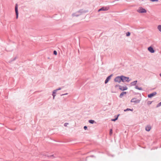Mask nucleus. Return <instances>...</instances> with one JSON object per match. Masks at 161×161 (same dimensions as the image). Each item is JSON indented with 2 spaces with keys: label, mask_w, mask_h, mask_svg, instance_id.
Segmentation results:
<instances>
[{
  "label": "nucleus",
  "mask_w": 161,
  "mask_h": 161,
  "mask_svg": "<svg viewBox=\"0 0 161 161\" xmlns=\"http://www.w3.org/2000/svg\"><path fill=\"white\" fill-rule=\"evenodd\" d=\"M115 87L116 88H119V89L122 90V91H125V90H127V87L125 85H116L115 86Z\"/></svg>",
  "instance_id": "f257e3e1"
},
{
  "label": "nucleus",
  "mask_w": 161,
  "mask_h": 161,
  "mask_svg": "<svg viewBox=\"0 0 161 161\" xmlns=\"http://www.w3.org/2000/svg\"><path fill=\"white\" fill-rule=\"evenodd\" d=\"M137 11L139 13H146L147 12V11L145 9L143 8L142 7H140L137 10Z\"/></svg>",
  "instance_id": "f03ea898"
},
{
  "label": "nucleus",
  "mask_w": 161,
  "mask_h": 161,
  "mask_svg": "<svg viewBox=\"0 0 161 161\" xmlns=\"http://www.w3.org/2000/svg\"><path fill=\"white\" fill-rule=\"evenodd\" d=\"M121 81L124 82L125 81H129L130 80H129V78L123 76H121Z\"/></svg>",
  "instance_id": "7ed1b4c3"
},
{
  "label": "nucleus",
  "mask_w": 161,
  "mask_h": 161,
  "mask_svg": "<svg viewBox=\"0 0 161 161\" xmlns=\"http://www.w3.org/2000/svg\"><path fill=\"white\" fill-rule=\"evenodd\" d=\"M114 80L115 82L120 83L121 81V76L116 77L114 79Z\"/></svg>",
  "instance_id": "20e7f679"
},
{
  "label": "nucleus",
  "mask_w": 161,
  "mask_h": 161,
  "mask_svg": "<svg viewBox=\"0 0 161 161\" xmlns=\"http://www.w3.org/2000/svg\"><path fill=\"white\" fill-rule=\"evenodd\" d=\"M18 5L17 4H16L15 6V12L16 14V18L18 19Z\"/></svg>",
  "instance_id": "39448f33"
},
{
  "label": "nucleus",
  "mask_w": 161,
  "mask_h": 161,
  "mask_svg": "<svg viewBox=\"0 0 161 161\" xmlns=\"http://www.w3.org/2000/svg\"><path fill=\"white\" fill-rule=\"evenodd\" d=\"M112 76V75H111L110 76H108L107 78L106 79V80L105 81V84L107 83L108 82V81L111 79V77Z\"/></svg>",
  "instance_id": "423d86ee"
},
{
  "label": "nucleus",
  "mask_w": 161,
  "mask_h": 161,
  "mask_svg": "<svg viewBox=\"0 0 161 161\" xmlns=\"http://www.w3.org/2000/svg\"><path fill=\"white\" fill-rule=\"evenodd\" d=\"M80 12H76L75 13L73 14L72 15L73 16L77 17L80 16Z\"/></svg>",
  "instance_id": "0eeeda50"
},
{
  "label": "nucleus",
  "mask_w": 161,
  "mask_h": 161,
  "mask_svg": "<svg viewBox=\"0 0 161 161\" xmlns=\"http://www.w3.org/2000/svg\"><path fill=\"white\" fill-rule=\"evenodd\" d=\"M131 102L135 103H138L139 102V101L138 100H137L135 98H134L131 99Z\"/></svg>",
  "instance_id": "6e6552de"
},
{
  "label": "nucleus",
  "mask_w": 161,
  "mask_h": 161,
  "mask_svg": "<svg viewBox=\"0 0 161 161\" xmlns=\"http://www.w3.org/2000/svg\"><path fill=\"white\" fill-rule=\"evenodd\" d=\"M148 51L151 53H153L154 52V51L153 48L151 47H149L148 48Z\"/></svg>",
  "instance_id": "1a4fd4ad"
},
{
  "label": "nucleus",
  "mask_w": 161,
  "mask_h": 161,
  "mask_svg": "<svg viewBox=\"0 0 161 161\" xmlns=\"http://www.w3.org/2000/svg\"><path fill=\"white\" fill-rule=\"evenodd\" d=\"M156 94V92H154L151 94H149L148 95V97L149 98H151L153 96L155 95Z\"/></svg>",
  "instance_id": "9d476101"
},
{
  "label": "nucleus",
  "mask_w": 161,
  "mask_h": 161,
  "mask_svg": "<svg viewBox=\"0 0 161 161\" xmlns=\"http://www.w3.org/2000/svg\"><path fill=\"white\" fill-rule=\"evenodd\" d=\"M108 8L107 7H103L98 10V11H100L102 10L106 11L108 10Z\"/></svg>",
  "instance_id": "9b49d317"
},
{
  "label": "nucleus",
  "mask_w": 161,
  "mask_h": 161,
  "mask_svg": "<svg viewBox=\"0 0 161 161\" xmlns=\"http://www.w3.org/2000/svg\"><path fill=\"white\" fill-rule=\"evenodd\" d=\"M151 128V127L150 126L148 125L146 127L145 129L147 131H149L150 130Z\"/></svg>",
  "instance_id": "f8f14e48"
},
{
  "label": "nucleus",
  "mask_w": 161,
  "mask_h": 161,
  "mask_svg": "<svg viewBox=\"0 0 161 161\" xmlns=\"http://www.w3.org/2000/svg\"><path fill=\"white\" fill-rule=\"evenodd\" d=\"M157 29L158 31L161 32V25H159L157 26Z\"/></svg>",
  "instance_id": "ddd939ff"
},
{
  "label": "nucleus",
  "mask_w": 161,
  "mask_h": 161,
  "mask_svg": "<svg viewBox=\"0 0 161 161\" xmlns=\"http://www.w3.org/2000/svg\"><path fill=\"white\" fill-rule=\"evenodd\" d=\"M137 82V80H136V81H135L133 82H132L130 84L131 86H134V85H135L136 84V83Z\"/></svg>",
  "instance_id": "4468645a"
},
{
  "label": "nucleus",
  "mask_w": 161,
  "mask_h": 161,
  "mask_svg": "<svg viewBox=\"0 0 161 161\" xmlns=\"http://www.w3.org/2000/svg\"><path fill=\"white\" fill-rule=\"evenodd\" d=\"M126 94V92H122L120 94V97H122L123 96V95H124V94Z\"/></svg>",
  "instance_id": "2eb2a0df"
},
{
  "label": "nucleus",
  "mask_w": 161,
  "mask_h": 161,
  "mask_svg": "<svg viewBox=\"0 0 161 161\" xmlns=\"http://www.w3.org/2000/svg\"><path fill=\"white\" fill-rule=\"evenodd\" d=\"M89 122L91 124H93L94 122V121L92 120H90L89 121Z\"/></svg>",
  "instance_id": "dca6fc26"
},
{
  "label": "nucleus",
  "mask_w": 161,
  "mask_h": 161,
  "mask_svg": "<svg viewBox=\"0 0 161 161\" xmlns=\"http://www.w3.org/2000/svg\"><path fill=\"white\" fill-rule=\"evenodd\" d=\"M136 88L137 89L139 90H142V89L141 87H139L138 86H136Z\"/></svg>",
  "instance_id": "f3484780"
},
{
  "label": "nucleus",
  "mask_w": 161,
  "mask_h": 161,
  "mask_svg": "<svg viewBox=\"0 0 161 161\" xmlns=\"http://www.w3.org/2000/svg\"><path fill=\"white\" fill-rule=\"evenodd\" d=\"M62 89V88L61 87H59V88L58 89H56V90H54V91H58V90H61Z\"/></svg>",
  "instance_id": "a211bd4d"
},
{
  "label": "nucleus",
  "mask_w": 161,
  "mask_h": 161,
  "mask_svg": "<svg viewBox=\"0 0 161 161\" xmlns=\"http://www.w3.org/2000/svg\"><path fill=\"white\" fill-rule=\"evenodd\" d=\"M130 35V33L129 32H128L126 33V36H129Z\"/></svg>",
  "instance_id": "6ab92c4d"
},
{
  "label": "nucleus",
  "mask_w": 161,
  "mask_h": 161,
  "mask_svg": "<svg viewBox=\"0 0 161 161\" xmlns=\"http://www.w3.org/2000/svg\"><path fill=\"white\" fill-rule=\"evenodd\" d=\"M53 54L55 55H56L57 54V52L56 51H54L53 52Z\"/></svg>",
  "instance_id": "aec40b11"
},
{
  "label": "nucleus",
  "mask_w": 161,
  "mask_h": 161,
  "mask_svg": "<svg viewBox=\"0 0 161 161\" xmlns=\"http://www.w3.org/2000/svg\"><path fill=\"white\" fill-rule=\"evenodd\" d=\"M112 134V129H110V135H111Z\"/></svg>",
  "instance_id": "412c9836"
},
{
  "label": "nucleus",
  "mask_w": 161,
  "mask_h": 161,
  "mask_svg": "<svg viewBox=\"0 0 161 161\" xmlns=\"http://www.w3.org/2000/svg\"><path fill=\"white\" fill-rule=\"evenodd\" d=\"M161 105V102L159 103L157 105V107H158Z\"/></svg>",
  "instance_id": "4be33fe9"
},
{
  "label": "nucleus",
  "mask_w": 161,
  "mask_h": 161,
  "mask_svg": "<svg viewBox=\"0 0 161 161\" xmlns=\"http://www.w3.org/2000/svg\"><path fill=\"white\" fill-rule=\"evenodd\" d=\"M118 116L115 119H112L111 120L112 121H115L118 119Z\"/></svg>",
  "instance_id": "5701e85b"
},
{
  "label": "nucleus",
  "mask_w": 161,
  "mask_h": 161,
  "mask_svg": "<svg viewBox=\"0 0 161 161\" xmlns=\"http://www.w3.org/2000/svg\"><path fill=\"white\" fill-rule=\"evenodd\" d=\"M55 93V92H53V99L54 98V97L55 96V95H54V94Z\"/></svg>",
  "instance_id": "b1692460"
},
{
  "label": "nucleus",
  "mask_w": 161,
  "mask_h": 161,
  "mask_svg": "<svg viewBox=\"0 0 161 161\" xmlns=\"http://www.w3.org/2000/svg\"><path fill=\"white\" fill-rule=\"evenodd\" d=\"M152 102L151 101H148L147 102V104L148 105H150L151 104Z\"/></svg>",
  "instance_id": "393cba45"
},
{
  "label": "nucleus",
  "mask_w": 161,
  "mask_h": 161,
  "mask_svg": "<svg viewBox=\"0 0 161 161\" xmlns=\"http://www.w3.org/2000/svg\"><path fill=\"white\" fill-rule=\"evenodd\" d=\"M69 124L68 123H65L64 124V126L65 127L67 126V125Z\"/></svg>",
  "instance_id": "a878e982"
},
{
  "label": "nucleus",
  "mask_w": 161,
  "mask_h": 161,
  "mask_svg": "<svg viewBox=\"0 0 161 161\" xmlns=\"http://www.w3.org/2000/svg\"><path fill=\"white\" fill-rule=\"evenodd\" d=\"M131 110V109L129 108H127V109L125 110L124 111H126Z\"/></svg>",
  "instance_id": "bb28decb"
},
{
  "label": "nucleus",
  "mask_w": 161,
  "mask_h": 161,
  "mask_svg": "<svg viewBox=\"0 0 161 161\" xmlns=\"http://www.w3.org/2000/svg\"><path fill=\"white\" fill-rule=\"evenodd\" d=\"M84 129H85V130H86V129H87V126H85L84 127Z\"/></svg>",
  "instance_id": "cd10ccee"
},
{
  "label": "nucleus",
  "mask_w": 161,
  "mask_h": 161,
  "mask_svg": "<svg viewBox=\"0 0 161 161\" xmlns=\"http://www.w3.org/2000/svg\"><path fill=\"white\" fill-rule=\"evenodd\" d=\"M50 157H53L54 158V157L53 155H51Z\"/></svg>",
  "instance_id": "c85d7f7f"
},
{
  "label": "nucleus",
  "mask_w": 161,
  "mask_h": 161,
  "mask_svg": "<svg viewBox=\"0 0 161 161\" xmlns=\"http://www.w3.org/2000/svg\"><path fill=\"white\" fill-rule=\"evenodd\" d=\"M16 58H14V60H13V61H14V60H15V59H16Z\"/></svg>",
  "instance_id": "c756f323"
},
{
  "label": "nucleus",
  "mask_w": 161,
  "mask_h": 161,
  "mask_svg": "<svg viewBox=\"0 0 161 161\" xmlns=\"http://www.w3.org/2000/svg\"><path fill=\"white\" fill-rule=\"evenodd\" d=\"M160 76L161 77V73L160 74Z\"/></svg>",
  "instance_id": "7c9ffc66"
},
{
  "label": "nucleus",
  "mask_w": 161,
  "mask_h": 161,
  "mask_svg": "<svg viewBox=\"0 0 161 161\" xmlns=\"http://www.w3.org/2000/svg\"><path fill=\"white\" fill-rule=\"evenodd\" d=\"M66 94H64V95H66ZM64 95V94H62V95Z\"/></svg>",
  "instance_id": "2f4dec72"
}]
</instances>
